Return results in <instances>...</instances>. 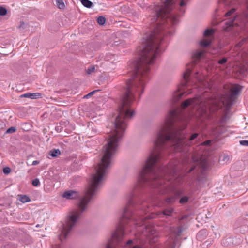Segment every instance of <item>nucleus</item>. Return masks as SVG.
<instances>
[{
    "instance_id": "nucleus-38",
    "label": "nucleus",
    "mask_w": 248,
    "mask_h": 248,
    "mask_svg": "<svg viewBox=\"0 0 248 248\" xmlns=\"http://www.w3.org/2000/svg\"><path fill=\"white\" fill-rule=\"evenodd\" d=\"M198 133H194L190 136V137L189 139V140H192L194 139H196L198 137Z\"/></svg>"
},
{
    "instance_id": "nucleus-14",
    "label": "nucleus",
    "mask_w": 248,
    "mask_h": 248,
    "mask_svg": "<svg viewBox=\"0 0 248 248\" xmlns=\"http://www.w3.org/2000/svg\"><path fill=\"white\" fill-rule=\"evenodd\" d=\"M234 20V18H233L232 19H230L229 21H227L225 22V26L224 27V30L226 31H230L231 28L232 26L233 22Z\"/></svg>"
},
{
    "instance_id": "nucleus-7",
    "label": "nucleus",
    "mask_w": 248,
    "mask_h": 248,
    "mask_svg": "<svg viewBox=\"0 0 248 248\" xmlns=\"http://www.w3.org/2000/svg\"><path fill=\"white\" fill-rule=\"evenodd\" d=\"M242 88L240 85H235L231 90V93L229 95H223L219 98L212 99L211 102L213 104V108L212 107L210 108L211 110L215 111L222 107V104L229 103L232 97L241 92Z\"/></svg>"
},
{
    "instance_id": "nucleus-50",
    "label": "nucleus",
    "mask_w": 248,
    "mask_h": 248,
    "mask_svg": "<svg viewBox=\"0 0 248 248\" xmlns=\"http://www.w3.org/2000/svg\"><path fill=\"white\" fill-rule=\"evenodd\" d=\"M247 9L248 10V3H247Z\"/></svg>"
},
{
    "instance_id": "nucleus-5",
    "label": "nucleus",
    "mask_w": 248,
    "mask_h": 248,
    "mask_svg": "<svg viewBox=\"0 0 248 248\" xmlns=\"http://www.w3.org/2000/svg\"><path fill=\"white\" fill-rule=\"evenodd\" d=\"M211 100L208 102H202V99L201 97H195L193 98H189L183 101L181 104V107L185 108L188 106H191L192 107H195L197 105L199 107L198 109V113L201 116L208 113V111L211 112H214L211 110L210 107H213V104L211 102Z\"/></svg>"
},
{
    "instance_id": "nucleus-44",
    "label": "nucleus",
    "mask_w": 248,
    "mask_h": 248,
    "mask_svg": "<svg viewBox=\"0 0 248 248\" xmlns=\"http://www.w3.org/2000/svg\"><path fill=\"white\" fill-rule=\"evenodd\" d=\"M39 163V161H37V160H35V161H33L32 163V165H36L37 164H38Z\"/></svg>"
},
{
    "instance_id": "nucleus-29",
    "label": "nucleus",
    "mask_w": 248,
    "mask_h": 248,
    "mask_svg": "<svg viewBox=\"0 0 248 248\" xmlns=\"http://www.w3.org/2000/svg\"><path fill=\"white\" fill-rule=\"evenodd\" d=\"M246 39H245V38L243 39L242 40H241L240 41H239L238 43H237L235 45V47H237V48L240 47L244 44V42H246Z\"/></svg>"
},
{
    "instance_id": "nucleus-25",
    "label": "nucleus",
    "mask_w": 248,
    "mask_h": 248,
    "mask_svg": "<svg viewBox=\"0 0 248 248\" xmlns=\"http://www.w3.org/2000/svg\"><path fill=\"white\" fill-rule=\"evenodd\" d=\"M214 32L213 29H206L204 32V35L206 36H209L211 35Z\"/></svg>"
},
{
    "instance_id": "nucleus-23",
    "label": "nucleus",
    "mask_w": 248,
    "mask_h": 248,
    "mask_svg": "<svg viewBox=\"0 0 248 248\" xmlns=\"http://www.w3.org/2000/svg\"><path fill=\"white\" fill-rule=\"evenodd\" d=\"M20 196L19 200L20 202H30L31 199L26 195H18Z\"/></svg>"
},
{
    "instance_id": "nucleus-54",
    "label": "nucleus",
    "mask_w": 248,
    "mask_h": 248,
    "mask_svg": "<svg viewBox=\"0 0 248 248\" xmlns=\"http://www.w3.org/2000/svg\"><path fill=\"white\" fill-rule=\"evenodd\" d=\"M155 247H156V246H155V247H154V248H155Z\"/></svg>"
},
{
    "instance_id": "nucleus-11",
    "label": "nucleus",
    "mask_w": 248,
    "mask_h": 248,
    "mask_svg": "<svg viewBox=\"0 0 248 248\" xmlns=\"http://www.w3.org/2000/svg\"><path fill=\"white\" fill-rule=\"evenodd\" d=\"M41 94L39 93H27L20 96V98L26 97L31 99H35L41 98Z\"/></svg>"
},
{
    "instance_id": "nucleus-24",
    "label": "nucleus",
    "mask_w": 248,
    "mask_h": 248,
    "mask_svg": "<svg viewBox=\"0 0 248 248\" xmlns=\"http://www.w3.org/2000/svg\"><path fill=\"white\" fill-rule=\"evenodd\" d=\"M97 22L99 24L103 25L106 22V18L103 16H100L98 17Z\"/></svg>"
},
{
    "instance_id": "nucleus-43",
    "label": "nucleus",
    "mask_w": 248,
    "mask_h": 248,
    "mask_svg": "<svg viewBox=\"0 0 248 248\" xmlns=\"http://www.w3.org/2000/svg\"><path fill=\"white\" fill-rule=\"evenodd\" d=\"M186 5V3H185V2L182 0L181 2L180 3V6H181V7H183L184 6Z\"/></svg>"
},
{
    "instance_id": "nucleus-35",
    "label": "nucleus",
    "mask_w": 248,
    "mask_h": 248,
    "mask_svg": "<svg viewBox=\"0 0 248 248\" xmlns=\"http://www.w3.org/2000/svg\"><path fill=\"white\" fill-rule=\"evenodd\" d=\"M235 10L234 8L231 9L230 10H229L228 12H227L225 14V16H230V15H231L232 13H233L234 12Z\"/></svg>"
},
{
    "instance_id": "nucleus-32",
    "label": "nucleus",
    "mask_w": 248,
    "mask_h": 248,
    "mask_svg": "<svg viewBox=\"0 0 248 248\" xmlns=\"http://www.w3.org/2000/svg\"><path fill=\"white\" fill-rule=\"evenodd\" d=\"M16 132V127H11L9 128L6 131V133H12Z\"/></svg>"
},
{
    "instance_id": "nucleus-46",
    "label": "nucleus",
    "mask_w": 248,
    "mask_h": 248,
    "mask_svg": "<svg viewBox=\"0 0 248 248\" xmlns=\"http://www.w3.org/2000/svg\"><path fill=\"white\" fill-rule=\"evenodd\" d=\"M194 168H195V167H192V168H191L189 170L188 172H190L192 171V170H193L194 169Z\"/></svg>"
},
{
    "instance_id": "nucleus-30",
    "label": "nucleus",
    "mask_w": 248,
    "mask_h": 248,
    "mask_svg": "<svg viewBox=\"0 0 248 248\" xmlns=\"http://www.w3.org/2000/svg\"><path fill=\"white\" fill-rule=\"evenodd\" d=\"M11 170L10 168L8 167H4L3 169V172L6 175L9 174L11 172Z\"/></svg>"
},
{
    "instance_id": "nucleus-49",
    "label": "nucleus",
    "mask_w": 248,
    "mask_h": 248,
    "mask_svg": "<svg viewBox=\"0 0 248 248\" xmlns=\"http://www.w3.org/2000/svg\"><path fill=\"white\" fill-rule=\"evenodd\" d=\"M207 180V179H206V178H203V181H205V180Z\"/></svg>"
},
{
    "instance_id": "nucleus-12",
    "label": "nucleus",
    "mask_w": 248,
    "mask_h": 248,
    "mask_svg": "<svg viewBox=\"0 0 248 248\" xmlns=\"http://www.w3.org/2000/svg\"><path fill=\"white\" fill-rule=\"evenodd\" d=\"M174 211V209L171 207H169L168 208H166L164 209L161 212H157V215L161 216V215H164L166 217H169L171 216L172 213Z\"/></svg>"
},
{
    "instance_id": "nucleus-39",
    "label": "nucleus",
    "mask_w": 248,
    "mask_h": 248,
    "mask_svg": "<svg viewBox=\"0 0 248 248\" xmlns=\"http://www.w3.org/2000/svg\"><path fill=\"white\" fill-rule=\"evenodd\" d=\"M40 183L39 180L38 179H35L32 181V185L34 186H37Z\"/></svg>"
},
{
    "instance_id": "nucleus-36",
    "label": "nucleus",
    "mask_w": 248,
    "mask_h": 248,
    "mask_svg": "<svg viewBox=\"0 0 248 248\" xmlns=\"http://www.w3.org/2000/svg\"><path fill=\"white\" fill-rule=\"evenodd\" d=\"M240 144L243 146H248V140H241V141H240Z\"/></svg>"
},
{
    "instance_id": "nucleus-19",
    "label": "nucleus",
    "mask_w": 248,
    "mask_h": 248,
    "mask_svg": "<svg viewBox=\"0 0 248 248\" xmlns=\"http://www.w3.org/2000/svg\"><path fill=\"white\" fill-rule=\"evenodd\" d=\"M181 194V193L179 191H177L175 193L174 195L172 197H168L167 199L166 202H171L173 200H176L177 199V197H179Z\"/></svg>"
},
{
    "instance_id": "nucleus-53",
    "label": "nucleus",
    "mask_w": 248,
    "mask_h": 248,
    "mask_svg": "<svg viewBox=\"0 0 248 248\" xmlns=\"http://www.w3.org/2000/svg\"><path fill=\"white\" fill-rule=\"evenodd\" d=\"M246 216H247V217H248V214H247V215H246Z\"/></svg>"
},
{
    "instance_id": "nucleus-22",
    "label": "nucleus",
    "mask_w": 248,
    "mask_h": 248,
    "mask_svg": "<svg viewBox=\"0 0 248 248\" xmlns=\"http://www.w3.org/2000/svg\"><path fill=\"white\" fill-rule=\"evenodd\" d=\"M56 4L60 9H63L65 5L62 0H56Z\"/></svg>"
},
{
    "instance_id": "nucleus-52",
    "label": "nucleus",
    "mask_w": 248,
    "mask_h": 248,
    "mask_svg": "<svg viewBox=\"0 0 248 248\" xmlns=\"http://www.w3.org/2000/svg\"><path fill=\"white\" fill-rule=\"evenodd\" d=\"M140 219L143 220L144 218H140Z\"/></svg>"
},
{
    "instance_id": "nucleus-41",
    "label": "nucleus",
    "mask_w": 248,
    "mask_h": 248,
    "mask_svg": "<svg viewBox=\"0 0 248 248\" xmlns=\"http://www.w3.org/2000/svg\"><path fill=\"white\" fill-rule=\"evenodd\" d=\"M211 143V140H206L204 142H203L202 143V145H209Z\"/></svg>"
},
{
    "instance_id": "nucleus-4",
    "label": "nucleus",
    "mask_w": 248,
    "mask_h": 248,
    "mask_svg": "<svg viewBox=\"0 0 248 248\" xmlns=\"http://www.w3.org/2000/svg\"><path fill=\"white\" fill-rule=\"evenodd\" d=\"M89 202H76L75 207L67 215L65 224L62 222L60 226V234L58 238L61 242L65 240L72 229L78 223L82 213L87 209Z\"/></svg>"
},
{
    "instance_id": "nucleus-51",
    "label": "nucleus",
    "mask_w": 248,
    "mask_h": 248,
    "mask_svg": "<svg viewBox=\"0 0 248 248\" xmlns=\"http://www.w3.org/2000/svg\"><path fill=\"white\" fill-rule=\"evenodd\" d=\"M24 130H26V131H28V129H24Z\"/></svg>"
},
{
    "instance_id": "nucleus-21",
    "label": "nucleus",
    "mask_w": 248,
    "mask_h": 248,
    "mask_svg": "<svg viewBox=\"0 0 248 248\" xmlns=\"http://www.w3.org/2000/svg\"><path fill=\"white\" fill-rule=\"evenodd\" d=\"M211 41L209 40L203 39L200 41V44L203 46H207L210 45Z\"/></svg>"
},
{
    "instance_id": "nucleus-47",
    "label": "nucleus",
    "mask_w": 248,
    "mask_h": 248,
    "mask_svg": "<svg viewBox=\"0 0 248 248\" xmlns=\"http://www.w3.org/2000/svg\"><path fill=\"white\" fill-rule=\"evenodd\" d=\"M42 225H40V224H37L36 225V227L37 228H38V227H41Z\"/></svg>"
},
{
    "instance_id": "nucleus-31",
    "label": "nucleus",
    "mask_w": 248,
    "mask_h": 248,
    "mask_svg": "<svg viewBox=\"0 0 248 248\" xmlns=\"http://www.w3.org/2000/svg\"><path fill=\"white\" fill-rule=\"evenodd\" d=\"M95 70V67L94 66H91L90 67H89L87 70L86 72L88 74H90L93 72H94Z\"/></svg>"
},
{
    "instance_id": "nucleus-42",
    "label": "nucleus",
    "mask_w": 248,
    "mask_h": 248,
    "mask_svg": "<svg viewBox=\"0 0 248 248\" xmlns=\"http://www.w3.org/2000/svg\"><path fill=\"white\" fill-rule=\"evenodd\" d=\"M52 248H61V245L59 244H56L55 246L52 245Z\"/></svg>"
},
{
    "instance_id": "nucleus-28",
    "label": "nucleus",
    "mask_w": 248,
    "mask_h": 248,
    "mask_svg": "<svg viewBox=\"0 0 248 248\" xmlns=\"http://www.w3.org/2000/svg\"><path fill=\"white\" fill-rule=\"evenodd\" d=\"M28 25L25 24L23 21H21L18 26V29L20 30H24L27 28Z\"/></svg>"
},
{
    "instance_id": "nucleus-9",
    "label": "nucleus",
    "mask_w": 248,
    "mask_h": 248,
    "mask_svg": "<svg viewBox=\"0 0 248 248\" xmlns=\"http://www.w3.org/2000/svg\"><path fill=\"white\" fill-rule=\"evenodd\" d=\"M18 239L19 241L26 245L30 244L32 242L31 237L24 232L19 234Z\"/></svg>"
},
{
    "instance_id": "nucleus-17",
    "label": "nucleus",
    "mask_w": 248,
    "mask_h": 248,
    "mask_svg": "<svg viewBox=\"0 0 248 248\" xmlns=\"http://www.w3.org/2000/svg\"><path fill=\"white\" fill-rule=\"evenodd\" d=\"M191 70L189 68H187L186 72L183 75L184 79L185 80V83H184L185 86L187 84V78L191 74Z\"/></svg>"
},
{
    "instance_id": "nucleus-37",
    "label": "nucleus",
    "mask_w": 248,
    "mask_h": 248,
    "mask_svg": "<svg viewBox=\"0 0 248 248\" xmlns=\"http://www.w3.org/2000/svg\"><path fill=\"white\" fill-rule=\"evenodd\" d=\"M189 200V198L187 196H184L181 197L179 202H187Z\"/></svg>"
},
{
    "instance_id": "nucleus-27",
    "label": "nucleus",
    "mask_w": 248,
    "mask_h": 248,
    "mask_svg": "<svg viewBox=\"0 0 248 248\" xmlns=\"http://www.w3.org/2000/svg\"><path fill=\"white\" fill-rule=\"evenodd\" d=\"M203 51H197L193 54V57L197 59H200L203 54Z\"/></svg>"
},
{
    "instance_id": "nucleus-15",
    "label": "nucleus",
    "mask_w": 248,
    "mask_h": 248,
    "mask_svg": "<svg viewBox=\"0 0 248 248\" xmlns=\"http://www.w3.org/2000/svg\"><path fill=\"white\" fill-rule=\"evenodd\" d=\"M105 61L112 63L115 60V56L111 53H108L104 57Z\"/></svg>"
},
{
    "instance_id": "nucleus-16",
    "label": "nucleus",
    "mask_w": 248,
    "mask_h": 248,
    "mask_svg": "<svg viewBox=\"0 0 248 248\" xmlns=\"http://www.w3.org/2000/svg\"><path fill=\"white\" fill-rule=\"evenodd\" d=\"M61 154V152L59 149H53L49 152V155L53 157H56Z\"/></svg>"
},
{
    "instance_id": "nucleus-18",
    "label": "nucleus",
    "mask_w": 248,
    "mask_h": 248,
    "mask_svg": "<svg viewBox=\"0 0 248 248\" xmlns=\"http://www.w3.org/2000/svg\"><path fill=\"white\" fill-rule=\"evenodd\" d=\"M81 2L84 7L88 8H91L93 5V3L89 0H82Z\"/></svg>"
},
{
    "instance_id": "nucleus-1",
    "label": "nucleus",
    "mask_w": 248,
    "mask_h": 248,
    "mask_svg": "<svg viewBox=\"0 0 248 248\" xmlns=\"http://www.w3.org/2000/svg\"><path fill=\"white\" fill-rule=\"evenodd\" d=\"M177 111L172 110L168 114L164 123L159 130L155 141V148L148 157L139 179L140 183H145L153 188H157L160 195L172 192L175 187L176 177V163L170 162L167 166L155 167L159 162L161 154L157 149L162 145L170 142L176 151L181 152L185 146L184 136L181 129H176L172 125V119Z\"/></svg>"
},
{
    "instance_id": "nucleus-45",
    "label": "nucleus",
    "mask_w": 248,
    "mask_h": 248,
    "mask_svg": "<svg viewBox=\"0 0 248 248\" xmlns=\"http://www.w3.org/2000/svg\"><path fill=\"white\" fill-rule=\"evenodd\" d=\"M229 159V157L227 155H224L223 156V160H228Z\"/></svg>"
},
{
    "instance_id": "nucleus-6",
    "label": "nucleus",
    "mask_w": 248,
    "mask_h": 248,
    "mask_svg": "<svg viewBox=\"0 0 248 248\" xmlns=\"http://www.w3.org/2000/svg\"><path fill=\"white\" fill-rule=\"evenodd\" d=\"M175 1L174 0H165L163 7L156 12L155 19L161 17L167 19V21H170L173 24L177 22V17L170 14L175 7Z\"/></svg>"
},
{
    "instance_id": "nucleus-20",
    "label": "nucleus",
    "mask_w": 248,
    "mask_h": 248,
    "mask_svg": "<svg viewBox=\"0 0 248 248\" xmlns=\"http://www.w3.org/2000/svg\"><path fill=\"white\" fill-rule=\"evenodd\" d=\"M200 166L201 167V170L203 172L207 169L208 164L206 161L202 160L200 162Z\"/></svg>"
},
{
    "instance_id": "nucleus-8",
    "label": "nucleus",
    "mask_w": 248,
    "mask_h": 248,
    "mask_svg": "<svg viewBox=\"0 0 248 248\" xmlns=\"http://www.w3.org/2000/svg\"><path fill=\"white\" fill-rule=\"evenodd\" d=\"M143 233L147 236L150 243H155L157 241L158 235L155 227L151 225H145Z\"/></svg>"
},
{
    "instance_id": "nucleus-26",
    "label": "nucleus",
    "mask_w": 248,
    "mask_h": 248,
    "mask_svg": "<svg viewBox=\"0 0 248 248\" xmlns=\"http://www.w3.org/2000/svg\"><path fill=\"white\" fill-rule=\"evenodd\" d=\"M7 14V9L2 6L0 7V16H5Z\"/></svg>"
},
{
    "instance_id": "nucleus-13",
    "label": "nucleus",
    "mask_w": 248,
    "mask_h": 248,
    "mask_svg": "<svg viewBox=\"0 0 248 248\" xmlns=\"http://www.w3.org/2000/svg\"><path fill=\"white\" fill-rule=\"evenodd\" d=\"M207 235V231L206 230H202L200 231L197 234V238L200 240L204 239Z\"/></svg>"
},
{
    "instance_id": "nucleus-34",
    "label": "nucleus",
    "mask_w": 248,
    "mask_h": 248,
    "mask_svg": "<svg viewBox=\"0 0 248 248\" xmlns=\"http://www.w3.org/2000/svg\"><path fill=\"white\" fill-rule=\"evenodd\" d=\"M227 59L226 58H223L218 61V63L220 64H223L227 62Z\"/></svg>"
},
{
    "instance_id": "nucleus-33",
    "label": "nucleus",
    "mask_w": 248,
    "mask_h": 248,
    "mask_svg": "<svg viewBox=\"0 0 248 248\" xmlns=\"http://www.w3.org/2000/svg\"><path fill=\"white\" fill-rule=\"evenodd\" d=\"M99 90H94L90 93H88L87 94H86V95H85L84 96V98H89V97H90L91 96H92V95H93L95 92L98 91Z\"/></svg>"
},
{
    "instance_id": "nucleus-10",
    "label": "nucleus",
    "mask_w": 248,
    "mask_h": 248,
    "mask_svg": "<svg viewBox=\"0 0 248 248\" xmlns=\"http://www.w3.org/2000/svg\"><path fill=\"white\" fill-rule=\"evenodd\" d=\"M124 200L126 202H133L138 200V195L135 192H130L124 196Z\"/></svg>"
},
{
    "instance_id": "nucleus-40",
    "label": "nucleus",
    "mask_w": 248,
    "mask_h": 248,
    "mask_svg": "<svg viewBox=\"0 0 248 248\" xmlns=\"http://www.w3.org/2000/svg\"><path fill=\"white\" fill-rule=\"evenodd\" d=\"M183 94V93H177L174 95V97L176 98V100H179V99H180L182 97Z\"/></svg>"
},
{
    "instance_id": "nucleus-2",
    "label": "nucleus",
    "mask_w": 248,
    "mask_h": 248,
    "mask_svg": "<svg viewBox=\"0 0 248 248\" xmlns=\"http://www.w3.org/2000/svg\"><path fill=\"white\" fill-rule=\"evenodd\" d=\"M135 99H121L119 112L114 122V129L109 135L107 143L100 162L95 168L91 177V183L83 195L74 190L64 192L62 197L67 200H80V202L95 200L103 181L108 173L111 165L113 156L116 153L119 143L126 128V120L135 114L129 107Z\"/></svg>"
},
{
    "instance_id": "nucleus-48",
    "label": "nucleus",
    "mask_w": 248,
    "mask_h": 248,
    "mask_svg": "<svg viewBox=\"0 0 248 248\" xmlns=\"http://www.w3.org/2000/svg\"><path fill=\"white\" fill-rule=\"evenodd\" d=\"M199 182H200V183H201V182H202V179H199Z\"/></svg>"
},
{
    "instance_id": "nucleus-3",
    "label": "nucleus",
    "mask_w": 248,
    "mask_h": 248,
    "mask_svg": "<svg viewBox=\"0 0 248 248\" xmlns=\"http://www.w3.org/2000/svg\"><path fill=\"white\" fill-rule=\"evenodd\" d=\"M136 203L127 202L116 230L104 248H143L140 246L134 245L132 240H129L125 243L123 240L126 232L131 231L132 228L139 225L137 216L148 212V209H146L140 211L141 213L137 212L136 209L140 208L141 205H136Z\"/></svg>"
}]
</instances>
